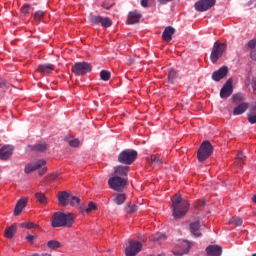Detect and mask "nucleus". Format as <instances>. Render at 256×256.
I'll list each match as a JSON object with an SVG mask.
<instances>
[{"instance_id": "obj_1", "label": "nucleus", "mask_w": 256, "mask_h": 256, "mask_svg": "<svg viewBox=\"0 0 256 256\" xmlns=\"http://www.w3.org/2000/svg\"><path fill=\"white\" fill-rule=\"evenodd\" d=\"M190 204L187 199H183L181 195L176 194L172 199V215L174 219H183L189 211Z\"/></svg>"}, {"instance_id": "obj_2", "label": "nucleus", "mask_w": 256, "mask_h": 256, "mask_svg": "<svg viewBox=\"0 0 256 256\" xmlns=\"http://www.w3.org/2000/svg\"><path fill=\"white\" fill-rule=\"evenodd\" d=\"M75 223V218L70 213L55 212L51 219V226L57 227H71Z\"/></svg>"}, {"instance_id": "obj_3", "label": "nucleus", "mask_w": 256, "mask_h": 256, "mask_svg": "<svg viewBox=\"0 0 256 256\" xmlns=\"http://www.w3.org/2000/svg\"><path fill=\"white\" fill-rule=\"evenodd\" d=\"M213 155V145L209 140L204 141L197 152L199 163H203L209 159V156Z\"/></svg>"}, {"instance_id": "obj_4", "label": "nucleus", "mask_w": 256, "mask_h": 256, "mask_svg": "<svg viewBox=\"0 0 256 256\" xmlns=\"http://www.w3.org/2000/svg\"><path fill=\"white\" fill-rule=\"evenodd\" d=\"M227 51V44L225 43H220V42H215L210 54V61L212 63H217L219 59L223 57V54Z\"/></svg>"}, {"instance_id": "obj_5", "label": "nucleus", "mask_w": 256, "mask_h": 256, "mask_svg": "<svg viewBox=\"0 0 256 256\" xmlns=\"http://www.w3.org/2000/svg\"><path fill=\"white\" fill-rule=\"evenodd\" d=\"M108 185L110 189H113V191L122 193L127 186V178H123L121 176H112L108 179Z\"/></svg>"}, {"instance_id": "obj_6", "label": "nucleus", "mask_w": 256, "mask_h": 256, "mask_svg": "<svg viewBox=\"0 0 256 256\" xmlns=\"http://www.w3.org/2000/svg\"><path fill=\"white\" fill-rule=\"evenodd\" d=\"M137 159V151L126 149L118 155V163L131 165Z\"/></svg>"}, {"instance_id": "obj_7", "label": "nucleus", "mask_w": 256, "mask_h": 256, "mask_svg": "<svg viewBox=\"0 0 256 256\" xmlns=\"http://www.w3.org/2000/svg\"><path fill=\"white\" fill-rule=\"evenodd\" d=\"M141 249H143V244L139 241L130 240L125 243L126 256H135L140 253Z\"/></svg>"}, {"instance_id": "obj_8", "label": "nucleus", "mask_w": 256, "mask_h": 256, "mask_svg": "<svg viewBox=\"0 0 256 256\" xmlns=\"http://www.w3.org/2000/svg\"><path fill=\"white\" fill-rule=\"evenodd\" d=\"M91 69H92V66L90 63L78 62L72 66L71 71L72 73H74V75L81 76V75L90 73Z\"/></svg>"}, {"instance_id": "obj_9", "label": "nucleus", "mask_w": 256, "mask_h": 256, "mask_svg": "<svg viewBox=\"0 0 256 256\" xmlns=\"http://www.w3.org/2000/svg\"><path fill=\"white\" fill-rule=\"evenodd\" d=\"M215 3H217V0H199L194 4V7L199 13H203L209 11L211 7H215Z\"/></svg>"}, {"instance_id": "obj_10", "label": "nucleus", "mask_w": 256, "mask_h": 256, "mask_svg": "<svg viewBox=\"0 0 256 256\" xmlns=\"http://www.w3.org/2000/svg\"><path fill=\"white\" fill-rule=\"evenodd\" d=\"M57 199L62 207H67V205H69V199L75 200L76 203H81V199H79V197L73 196L66 191L59 192Z\"/></svg>"}, {"instance_id": "obj_11", "label": "nucleus", "mask_w": 256, "mask_h": 256, "mask_svg": "<svg viewBox=\"0 0 256 256\" xmlns=\"http://www.w3.org/2000/svg\"><path fill=\"white\" fill-rule=\"evenodd\" d=\"M233 95V79H228L220 90L221 99H227Z\"/></svg>"}, {"instance_id": "obj_12", "label": "nucleus", "mask_w": 256, "mask_h": 256, "mask_svg": "<svg viewBox=\"0 0 256 256\" xmlns=\"http://www.w3.org/2000/svg\"><path fill=\"white\" fill-rule=\"evenodd\" d=\"M43 165H47V161L45 160H37L36 162L29 163L24 168V173L29 175V173H33V171H37V169H41Z\"/></svg>"}, {"instance_id": "obj_13", "label": "nucleus", "mask_w": 256, "mask_h": 256, "mask_svg": "<svg viewBox=\"0 0 256 256\" xmlns=\"http://www.w3.org/2000/svg\"><path fill=\"white\" fill-rule=\"evenodd\" d=\"M227 73H229V68L227 66H222L219 70L213 72L212 79L213 81H221V79L227 77Z\"/></svg>"}, {"instance_id": "obj_14", "label": "nucleus", "mask_w": 256, "mask_h": 256, "mask_svg": "<svg viewBox=\"0 0 256 256\" xmlns=\"http://www.w3.org/2000/svg\"><path fill=\"white\" fill-rule=\"evenodd\" d=\"M208 256H221L223 255V248L219 245H209L205 249Z\"/></svg>"}, {"instance_id": "obj_15", "label": "nucleus", "mask_w": 256, "mask_h": 256, "mask_svg": "<svg viewBox=\"0 0 256 256\" xmlns=\"http://www.w3.org/2000/svg\"><path fill=\"white\" fill-rule=\"evenodd\" d=\"M13 145H5L0 149V159L1 161H7L11 155H13Z\"/></svg>"}, {"instance_id": "obj_16", "label": "nucleus", "mask_w": 256, "mask_h": 256, "mask_svg": "<svg viewBox=\"0 0 256 256\" xmlns=\"http://www.w3.org/2000/svg\"><path fill=\"white\" fill-rule=\"evenodd\" d=\"M141 17V13L137 12V10L129 12L127 17L128 25H135L136 23H139V21H141Z\"/></svg>"}, {"instance_id": "obj_17", "label": "nucleus", "mask_w": 256, "mask_h": 256, "mask_svg": "<svg viewBox=\"0 0 256 256\" xmlns=\"http://www.w3.org/2000/svg\"><path fill=\"white\" fill-rule=\"evenodd\" d=\"M55 70V65L53 64H40L37 68L38 73H40L41 75H49L50 73H53V71Z\"/></svg>"}, {"instance_id": "obj_18", "label": "nucleus", "mask_w": 256, "mask_h": 256, "mask_svg": "<svg viewBox=\"0 0 256 256\" xmlns=\"http://www.w3.org/2000/svg\"><path fill=\"white\" fill-rule=\"evenodd\" d=\"M190 233L193 237H201V222L195 221L189 225Z\"/></svg>"}, {"instance_id": "obj_19", "label": "nucleus", "mask_w": 256, "mask_h": 256, "mask_svg": "<svg viewBox=\"0 0 256 256\" xmlns=\"http://www.w3.org/2000/svg\"><path fill=\"white\" fill-rule=\"evenodd\" d=\"M173 35H175V28L167 26L162 33V39L166 41V43H169L172 41Z\"/></svg>"}, {"instance_id": "obj_20", "label": "nucleus", "mask_w": 256, "mask_h": 256, "mask_svg": "<svg viewBox=\"0 0 256 256\" xmlns=\"http://www.w3.org/2000/svg\"><path fill=\"white\" fill-rule=\"evenodd\" d=\"M27 198H21L20 200L17 201L15 209H14V215L15 217L21 215L23 212V209L27 207Z\"/></svg>"}, {"instance_id": "obj_21", "label": "nucleus", "mask_w": 256, "mask_h": 256, "mask_svg": "<svg viewBox=\"0 0 256 256\" xmlns=\"http://www.w3.org/2000/svg\"><path fill=\"white\" fill-rule=\"evenodd\" d=\"M128 173H129V167L127 166L119 165L114 168V174H115L114 177L125 178L127 177Z\"/></svg>"}, {"instance_id": "obj_22", "label": "nucleus", "mask_w": 256, "mask_h": 256, "mask_svg": "<svg viewBox=\"0 0 256 256\" xmlns=\"http://www.w3.org/2000/svg\"><path fill=\"white\" fill-rule=\"evenodd\" d=\"M147 163L152 167H159L160 165H163V159L161 158V156L153 154L149 158H147Z\"/></svg>"}, {"instance_id": "obj_23", "label": "nucleus", "mask_w": 256, "mask_h": 256, "mask_svg": "<svg viewBox=\"0 0 256 256\" xmlns=\"http://www.w3.org/2000/svg\"><path fill=\"white\" fill-rule=\"evenodd\" d=\"M248 121L251 125L256 123V102L251 104L250 112L247 114Z\"/></svg>"}, {"instance_id": "obj_24", "label": "nucleus", "mask_w": 256, "mask_h": 256, "mask_svg": "<svg viewBox=\"0 0 256 256\" xmlns=\"http://www.w3.org/2000/svg\"><path fill=\"white\" fill-rule=\"evenodd\" d=\"M247 109H249V104L247 102H243L234 108L233 115H243Z\"/></svg>"}, {"instance_id": "obj_25", "label": "nucleus", "mask_w": 256, "mask_h": 256, "mask_svg": "<svg viewBox=\"0 0 256 256\" xmlns=\"http://www.w3.org/2000/svg\"><path fill=\"white\" fill-rule=\"evenodd\" d=\"M31 151H36L38 153H44V151H47V144L45 143H37L32 146H30Z\"/></svg>"}, {"instance_id": "obj_26", "label": "nucleus", "mask_w": 256, "mask_h": 256, "mask_svg": "<svg viewBox=\"0 0 256 256\" xmlns=\"http://www.w3.org/2000/svg\"><path fill=\"white\" fill-rule=\"evenodd\" d=\"M126 199H127V196L125 194L118 193V194H115V197L113 198V203H115V205H123Z\"/></svg>"}, {"instance_id": "obj_27", "label": "nucleus", "mask_w": 256, "mask_h": 256, "mask_svg": "<svg viewBox=\"0 0 256 256\" xmlns=\"http://www.w3.org/2000/svg\"><path fill=\"white\" fill-rule=\"evenodd\" d=\"M100 25L101 27H103L104 29H107L109 27H111L113 25V21H111L109 19V17H103L101 16L100 18Z\"/></svg>"}, {"instance_id": "obj_28", "label": "nucleus", "mask_w": 256, "mask_h": 256, "mask_svg": "<svg viewBox=\"0 0 256 256\" xmlns=\"http://www.w3.org/2000/svg\"><path fill=\"white\" fill-rule=\"evenodd\" d=\"M16 233L17 228L15 226H10L5 230V237H7V239H13Z\"/></svg>"}, {"instance_id": "obj_29", "label": "nucleus", "mask_w": 256, "mask_h": 256, "mask_svg": "<svg viewBox=\"0 0 256 256\" xmlns=\"http://www.w3.org/2000/svg\"><path fill=\"white\" fill-rule=\"evenodd\" d=\"M175 79H177V72L173 68L168 69V82L171 84L175 83Z\"/></svg>"}, {"instance_id": "obj_30", "label": "nucleus", "mask_w": 256, "mask_h": 256, "mask_svg": "<svg viewBox=\"0 0 256 256\" xmlns=\"http://www.w3.org/2000/svg\"><path fill=\"white\" fill-rule=\"evenodd\" d=\"M35 197L38 203H41V205H47V197L45 196V194L41 192H37L35 193Z\"/></svg>"}, {"instance_id": "obj_31", "label": "nucleus", "mask_w": 256, "mask_h": 256, "mask_svg": "<svg viewBox=\"0 0 256 256\" xmlns=\"http://www.w3.org/2000/svg\"><path fill=\"white\" fill-rule=\"evenodd\" d=\"M89 21H90V23H92V25H100L101 16L95 15V14H90Z\"/></svg>"}, {"instance_id": "obj_32", "label": "nucleus", "mask_w": 256, "mask_h": 256, "mask_svg": "<svg viewBox=\"0 0 256 256\" xmlns=\"http://www.w3.org/2000/svg\"><path fill=\"white\" fill-rule=\"evenodd\" d=\"M229 225H235L236 227H241L243 225V219L239 217H234L229 220Z\"/></svg>"}, {"instance_id": "obj_33", "label": "nucleus", "mask_w": 256, "mask_h": 256, "mask_svg": "<svg viewBox=\"0 0 256 256\" xmlns=\"http://www.w3.org/2000/svg\"><path fill=\"white\" fill-rule=\"evenodd\" d=\"M165 239H167V236H165V234H155L151 237V241L154 242H161V241H165Z\"/></svg>"}, {"instance_id": "obj_34", "label": "nucleus", "mask_w": 256, "mask_h": 256, "mask_svg": "<svg viewBox=\"0 0 256 256\" xmlns=\"http://www.w3.org/2000/svg\"><path fill=\"white\" fill-rule=\"evenodd\" d=\"M47 247H49V249H59V247H61V242L56 240H50L47 243Z\"/></svg>"}, {"instance_id": "obj_35", "label": "nucleus", "mask_w": 256, "mask_h": 256, "mask_svg": "<svg viewBox=\"0 0 256 256\" xmlns=\"http://www.w3.org/2000/svg\"><path fill=\"white\" fill-rule=\"evenodd\" d=\"M100 78L102 79V81H109V79H111V72L107 70H102L100 72Z\"/></svg>"}, {"instance_id": "obj_36", "label": "nucleus", "mask_w": 256, "mask_h": 256, "mask_svg": "<svg viewBox=\"0 0 256 256\" xmlns=\"http://www.w3.org/2000/svg\"><path fill=\"white\" fill-rule=\"evenodd\" d=\"M137 211H139V206L135 204H129L126 207V213H137Z\"/></svg>"}, {"instance_id": "obj_37", "label": "nucleus", "mask_w": 256, "mask_h": 256, "mask_svg": "<svg viewBox=\"0 0 256 256\" xmlns=\"http://www.w3.org/2000/svg\"><path fill=\"white\" fill-rule=\"evenodd\" d=\"M9 87H11L9 81L5 80V78H0V89H9Z\"/></svg>"}, {"instance_id": "obj_38", "label": "nucleus", "mask_w": 256, "mask_h": 256, "mask_svg": "<svg viewBox=\"0 0 256 256\" xmlns=\"http://www.w3.org/2000/svg\"><path fill=\"white\" fill-rule=\"evenodd\" d=\"M21 227H23L24 229H35L37 228V224L33 223V222H24L21 224Z\"/></svg>"}, {"instance_id": "obj_39", "label": "nucleus", "mask_w": 256, "mask_h": 256, "mask_svg": "<svg viewBox=\"0 0 256 256\" xmlns=\"http://www.w3.org/2000/svg\"><path fill=\"white\" fill-rule=\"evenodd\" d=\"M243 95L241 94H235L233 96V103H235L236 105H239V103H241V101H243Z\"/></svg>"}, {"instance_id": "obj_40", "label": "nucleus", "mask_w": 256, "mask_h": 256, "mask_svg": "<svg viewBox=\"0 0 256 256\" xmlns=\"http://www.w3.org/2000/svg\"><path fill=\"white\" fill-rule=\"evenodd\" d=\"M45 13H43V11L38 10L37 12H35L34 14V19L35 21H41V19H43Z\"/></svg>"}, {"instance_id": "obj_41", "label": "nucleus", "mask_w": 256, "mask_h": 256, "mask_svg": "<svg viewBox=\"0 0 256 256\" xmlns=\"http://www.w3.org/2000/svg\"><path fill=\"white\" fill-rule=\"evenodd\" d=\"M95 209H97V205H95L93 202H89L88 208L85 209V212L91 213V211H95Z\"/></svg>"}, {"instance_id": "obj_42", "label": "nucleus", "mask_w": 256, "mask_h": 256, "mask_svg": "<svg viewBox=\"0 0 256 256\" xmlns=\"http://www.w3.org/2000/svg\"><path fill=\"white\" fill-rule=\"evenodd\" d=\"M30 10H31V6L28 4H24L21 8V13H23L24 15H27Z\"/></svg>"}, {"instance_id": "obj_43", "label": "nucleus", "mask_w": 256, "mask_h": 256, "mask_svg": "<svg viewBox=\"0 0 256 256\" xmlns=\"http://www.w3.org/2000/svg\"><path fill=\"white\" fill-rule=\"evenodd\" d=\"M59 177V174L58 173H52V174H49L47 179L49 181H55L57 178Z\"/></svg>"}, {"instance_id": "obj_44", "label": "nucleus", "mask_w": 256, "mask_h": 256, "mask_svg": "<svg viewBox=\"0 0 256 256\" xmlns=\"http://www.w3.org/2000/svg\"><path fill=\"white\" fill-rule=\"evenodd\" d=\"M205 205V200H198L195 204L194 207L195 209H199V207H204Z\"/></svg>"}, {"instance_id": "obj_45", "label": "nucleus", "mask_w": 256, "mask_h": 256, "mask_svg": "<svg viewBox=\"0 0 256 256\" xmlns=\"http://www.w3.org/2000/svg\"><path fill=\"white\" fill-rule=\"evenodd\" d=\"M70 147H77L79 145V139H73L69 141Z\"/></svg>"}, {"instance_id": "obj_46", "label": "nucleus", "mask_w": 256, "mask_h": 256, "mask_svg": "<svg viewBox=\"0 0 256 256\" xmlns=\"http://www.w3.org/2000/svg\"><path fill=\"white\" fill-rule=\"evenodd\" d=\"M81 203V202H80ZM80 203H77V200L69 199L68 205H71V207H79Z\"/></svg>"}, {"instance_id": "obj_47", "label": "nucleus", "mask_w": 256, "mask_h": 256, "mask_svg": "<svg viewBox=\"0 0 256 256\" xmlns=\"http://www.w3.org/2000/svg\"><path fill=\"white\" fill-rule=\"evenodd\" d=\"M35 239H37V236H33V235H30V234H28L26 236V240H28L29 243H33V241H35Z\"/></svg>"}, {"instance_id": "obj_48", "label": "nucleus", "mask_w": 256, "mask_h": 256, "mask_svg": "<svg viewBox=\"0 0 256 256\" xmlns=\"http://www.w3.org/2000/svg\"><path fill=\"white\" fill-rule=\"evenodd\" d=\"M47 173V167L42 168L41 170L38 171V175H45Z\"/></svg>"}, {"instance_id": "obj_49", "label": "nucleus", "mask_w": 256, "mask_h": 256, "mask_svg": "<svg viewBox=\"0 0 256 256\" xmlns=\"http://www.w3.org/2000/svg\"><path fill=\"white\" fill-rule=\"evenodd\" d=\"M141 6L142 7H148V5H149V0H141Z\"/></svg>"}, {"instance_id": "obj_50", "label": "nucleus", "mask_w": 256, "mask_h": 256, "mask_svg": "<svg viewBox=\"0 0 256 256\" xmlns=\"http://www.w3.org/2000/svg\"><path fill=\"white\" fill-rule=\"evenodd\" d=\"M245 156H243V153H239L238 155H237V159H239V161H243V158H244Z\"/></svg>"}, {"instance_id": "obj_51", "label": "nucleus", "mask_w": 256, "mask_h": 256, "mask_svg": "<svg viewBox=\"0 0 256 256\" xmlns=\"http://www.w3.org/2000/svg\"><path fill=\"white\" fill-rule=\"evenodd\" d=\"M252 256H256V253H254Z\"/></svg>"}, {"instance_id": "obj_52", "label": "nucleus", "mask_w": 256, "mask_h": 256, "mask_svg": "<svg viewBox=\"0 0 256 256\" xmlns=\"http://www.w3.org/2000/svg\"><path fill=\"white\" fill-rule=\"evenodd\" d=\"M239 165H242V163L240 162Z\"/></svg>"}]
</instances>
